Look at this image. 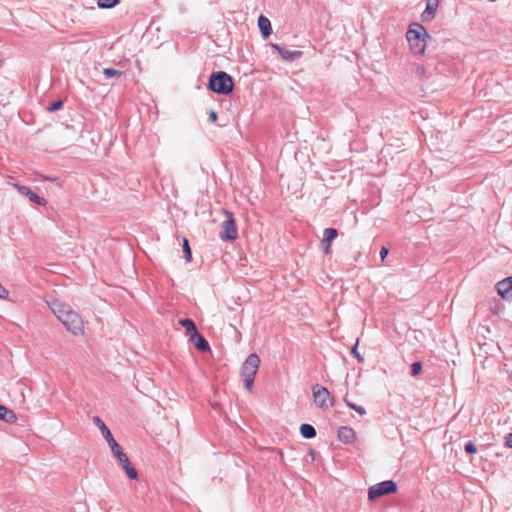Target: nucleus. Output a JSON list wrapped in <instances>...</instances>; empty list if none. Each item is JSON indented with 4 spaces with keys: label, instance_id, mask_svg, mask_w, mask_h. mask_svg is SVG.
Masks as SVG:
<instances>
[{
    "label": "nucleus",
    "instance_id": "1",
    "mask_svg": "<svg viewBox=\"0 0 512 512\" xmlns=\"http://www.w3.org/2000/svg\"><path fill=\"white\" fill-rule=\"evenodd\" d=\"M46 303L69 332L75 336L83 334V320L68 304L58 299H52L51 301H46Z\"/></svg>",
    "mask_w": 512,
    "mask_h": 512
},
{
    "label": "nucleus",
    "instance_id": "2",
    "mask_svg": "<svg viewBox=\"0 0 512 512\" xmlns=\"http://www.w3.org/2000/svg\"><path fill=\"white\" fill-rule=\"evenodd\" d=\"M94 424L100 429L102 436L107 441L111 452L114 457L117 458L119 464L122 466L125 471L127 477L129 479H137L138 472L135 467L130 463L128 456L124 453L122 447L116 442L114 439L110 429L106 426V424L98 417H93Z\"/></svg>",
    "mask_w": 512,
    "mask_h": 512
},
{
    "label": "nucleus",
    "instance_id": "3",
    "mask_svg": "<svg viewBox=\"0 0 512 512\" xmlns=\"http://www.w3.org/2000/svg\"><path fill=\"white\" fill-rule=\"evenodd\" d=\"M429 35L423 25L412 23L406 33V39L409 43L410 50L415 55H422L427 46Z\"/></svg>",
    "mask_w": 512,
    "mask_h": 512
},
{
    "label": "nucleus",
    "instance_id": "4",
    "mask_svg": "<svg viewBox=\"0 0 512 512\" xmlns=\"http://www.w3.org/2000/svg\"><path fill=\"white\" fill-rule=\"evenodd\" d=\"M259 365L260 358L256 353L250 354L242 365L241 377L244 381L245 388L248 391H251L253 388L255 375L258 371Z\"/></svg>",
    "mask_w": 512,
    "mask_h": 512
},
{
    "label": "nucleus",
    "instance_id": "5",
    "mask_svg": "<svg viewBox=\"0 0 512 512\" xmlns=\"http://www.w3.org/2000/svg\"><path fill=\"white\" fill-rule=\"evenodd\" d=\"M208 87L213 92L227 95L233 90V80L226 72L219 71L210 76Z\"/></svg>",
    "mask_w": 512,
    "mask_h": 512
},
{
    "label": "nucleus",
    "instance_id": "6",
    "mask_svg": "<svg viewBox=\"0 0 512 512\" xmlns=\"http://www.w3.org/2000/svg\"><path fill=\"white\" fill-rule=\"evenodd\" d=\"M397 491V484L393 480H386L375 485H372L368 489V499L374 501L375 499L392 494Z\"/></svg>",
    "mask_w": 512,
    "mask_h": 512
},
{
    "label": "nucleus",
    "instance_id": "7",
    "mask_svg": "<svg viewBox=\"0 0 512 512\" xmlns=\"http://www.w3.org/2000/svg\"><path fill=\"white\" fill-rule=\"evenodd\" d=\"M312 390L314 401L319 408L328 409L333 406V399L327 388L317 384L313 386Z\"/></svg>",
    "mask_w": 512,
    "mask_h": 512
},
{
    "label": "nucleus",
    "instance_id": "8",
    "mask_svg": "<svg viewBox=\"0 0 512 512\" xmlns=\"http://www.w3.org/2000/svg\"><path fill=\"white\" fill-rule=\"evenodd\" d=\"M226 220L221 225L220 237L222 239L235 240L238 236L235 220L232 213L225 212Z\"/></svg>",
    "mask_w": 512,
    "mask_h": 512
},
{
    "label": "nucleus",
    "instance_id": "9",
    "mask_svg": "<svg viewBox=\"0 0 512 512\" xmlns=\"http://www.w3.org/2000/svg\"><path fill=\"white\" fill-rule=\"evenodd\" d=\"M12 186L24 197L28 198L31 202L40 206H45L47 201L45 198L38 196L28 186L13 183Z\"/></svg>",
    "mask_w": 512,
    "mask_h": 512
},
{
    "label": "nucleus",
    "instance_id": "10",
    "mask_svg": "<svg viewBox=\"0 0 512 512\" xmlns=\"http://www.w3.org/2000/svg\"><path fill=\"white\" fill-rule=\"evenodd\" d=\"M271 47L278 52V54L281 56L283 60L286 61H294L302 57L303 53L299 50H288L286 48H283L277 44H272Z\"/></svg>",
    "mask_w": 512,
    "mask_h": 512
},
{
    "label": "nucleus",
    "instance_id": "11",
    "mask_svg": "<svg viewBox=\"0 0 512 512\" xmlns=\"http://www.w3.org/2000/svg\"><path fill=\"white\" fill-rule=\"evenodd\" d=\"M323 234H324V238L322 241V245L324 247L323 252L325 254H329L331 243L337 237L338 233H337V230L334 228H327L324 230Z\"/></svg>",
    "mask_w": 512,
    "mask_h": 512
},
{
    "label": "nucleus",
    "instance_id": "12",
    "mask_svg": "<svg viewBox=\"0 0 512 512\" xmlns=\"http://www.w3.org/2000/svg\"><path fill=\"white\" fill-rule=\"evenodd\" d=\"M497 291L502 298H509L511 296L510 293L512 292V277L498 282Z\"/></svg>",
    "mask_w": 512,
    "mask_h": 512
},
{
    "label": "nucleus",
    "instance_id": "13",
    "mask_svg": "<svg viewBox=\"0 0 512 512\" xmlns=\"http://www.w3.org/2000/svg\"><path fill=\"white\" fill-rule=\"evenodd\" d=\"M257 24L264 38L272 33L271 22L267 17L260 15Z\"/></svg>",
    "mask_w": 512,
    "mask_h": 512
},
{
    "label": "nucleus",
    "instance_id": "14",
    "mask_svg": "<svg viewBox=\"0 0 512 512\" xmlns=\"http://www.w3.org/2000/svg\"><path fill=\"white\" fill-rule=\"evenodd\" d=\"M438 4H439V0H427L426 10L421 15V18L423 21H428L434 16V14L437 10Z\"/></svg>",
    "mask_w": 512,
    "mask_h": 512
},
{
    "label": "nucleus",
    "instance_id": "15",
    "mask_svg": "<svg viewBox=\"0 0 512 512\" xmlns=\"http://www.w3.org/2000/svg\"><path fill=\"white\" fill-rule=\"evenodd\" d=\"M189 341L192 342L195 345V347L202 352L210 350L208 342L205 340L203 336L200 335L199 332L197 336L191 335Z\"/></svg>",
    "mask_w": 512,
    "mask_h": 512
},
{
    "label": "nucleus",
    "instance_id": "16",
    "mask_svg": "<svg viewBox=\"0 0 512 512\" xmlns=\"http://www.w3.org/2000/svg\"><path fill=\"white\" fill-rule=\"evenodd\" d=\"M354 437H355V432L352 428L343 426L338 429V438L342 442L350 443L353 441Z\"/></svg>",
    "mask_w": 512,
    "mask_h": 512
},
{
    "label": "nucleus",
    "instance_id": "17",
    "mask_svg": "<svg viewBox=\"0 0 512 512\" xmlns=\"http://www.w3.org/2000/svg\"><path fill=\"white\" fill-rule=\"evenodd\" d=\"M0 419L7 423H13L17 420V417L12 410L0 404Z\"/></svg>",
    "mask_w": 512,
    "mask_h": 512
},
{
    "label": "nucleus",
    "instance_id": "18",
    "mask_svg": "<svg viewBox=\"0 0 512 512\" xmlns=\"http://www.w3.org/2000/svg\"><path fill=\"white\" fill-rule=\"evenodd\" d=\"M179 324L186 329L187 335L189 337L191 335H194V336L198 335V330L196 328V325L191 319H181V320H179Z\"/></svg>",
    "mask_w": 512,
    "mask_h": 512
},
{
    "label": "nucleus",
    "instance_id": "19",
    "mask_svg": "<svg viewBox=\"0 0 512 512\" xmlns=\"http://www.w3.org/2000/svg\"><path fill=\"white\" fill-rule=\"evenodd\" d=\"M300 433L302 437L306 439L314 438L316 435L315 428L310 424H302L300 427Z\"/></svg>",
    "mask_w": 512,
    "mask_h": 512
},
{
    "label": "nucleus",
    "instance_id": "20",
    "mask_svg": "<svg viewBox=\"0 0 512 512\" xmlns=\"http://www.w3.org/2000/svg\"><path fill=\"white\" fill-rule=\"evenodd\" d=\"M344 402L346 403V405L350 408V409H353L355 410L356 412H358L360 415H365L366 414V410L364 407L362 406H359V405H356L354 403H351L348 401V399L345 397L344 398Z\"/></svg>",
    "mask_w": 512,
    "mask_h": 512
},
{
    "label": "nucleus",
    "instance_id": "21",
    "mask_svg": "<svg viewBox=\"0 0 512 512\" xmlns=\"http://www.w3.org/2000/svg\"><path fill=\"white\" fill-rule=\"evenodd\" d=\"M103 73L107 78L120 77L122 75V72L120 70H116L113 68H105Z\"/></svg>",
    "mask_w": 512,
    "mask_h": 512
},
{
    "label": "nucleus",
    "instance_id": "22",
    "mask_svg": "<svg viewBox=\"0 0 512 512\" xmlns=\"http://www.w3.org/2000/svg\"><path fill=\"white\" fill-rule=\"evenodd\" d=\"M119 0H99L98 6L101 8H112L114 7Z\"/></svg>",
    "mask_w": 512,
    "mask_h": 512
},
{
    "label": "nucleus",
    "instance_id": "23",
    "mask_svg": "<svg viewBox=\"0 0 512 512\" xmlns=\"http://www.w3.org/2000/svg\"><path fill=\"white\" fill-rule=\"evenodd\" d=\"M359 340L356 341L355 345L351 348L352 355L360 362H364L363 356L358 352Z\"/></svg>",
    "mask_w": 512,
    "mask_h": 512
},
{
    "label": "nucleus",
    "instance_id": "24",
    "mask_svg": "<svg viewBox=\"0 0 512 512\" xmlns=\"http://www.w3.org/2000/svg\"><path fill=\"white\" fill-rule=\"evenodd\" d=\"M422 370V363L421 362H414L411 366V375L417 376Z\"/></svg>",
    "mask_w": 512,
    "mask_h": 512
},
{
    "label": "nucleus",
    "instance_id": "25",
    "mask_svg": "<svg viewBox=\"0 0 512 512\" xmlns=\"http://www.w3.org/2000/svg\"><path fill=\"white\" fill-rule=\"evenodd\" d=\"M182 245H183V251H184L185 255L191 256V248H190L189 241L187 238H183Z\"/></svg>",
    "mask_w": 512,
    "mask_h": 512
},
{
    "label": "nucleus",
    "instance_id": "26",
    "mask_svg": "<svg viewBox=\"0 0 512 512\" xmlns=\"http://www.w3.org/2000/svg\"><path fill=\"white\" fill-rule=\"evenodd\" d=\"M63 106V103L62 101H56V102H53L49 105L48 107V111L49 112H53V111H56V110H59L60 108H62Z\"/></svg>",
    "mask_w": 512,
    "mask_h": 512
},
{
    "label": "nucleus",
    "instance_id": "27",
    "mask_svg": "<svg viewBox=\"0 0 512 512\" xmlns=\"http://www.w3.org/2000/svg\"><path fill=\"white\" fill-rule=\"evenodd\" d=\"M465 451L469 454H474L477 452L476 446L472 442H468L465 445Z\"/></svg>",
    "mask_w": 512,
    "mask_h": 512
},
{
    "label": "nucleus",
    "instance_id": "28",
    "mask_svg": "<svg viewBox=\"0 0 512 512\" xmlns=\"http://www.w3.org/2000/svg\"><path fill=\"white\" fill-rule=\"evenodd\" d=\"M209 119L212 121V122H216L217 119H218V116H217V113L215 111H210L209 113Z\"/></svg>",
    "mask_w": 512,
    "mask_h": 512
},
{
    "label": "nucleus",
    "instance_id": "29",
    "mask_svg": "<svg viewBox=\"0 0 512 512\" xmlns=\"http://www.w3.org/2000/svg\"><path fill=\"white\" fill-rule=\"evenodd\" d=\"M389 253V249L386 246H382L379 252V256H387Z\"/></svg>",
    "mask_w": 512,
    "mask_h": 512
},
{
    "label": "nucleus",
    "instance_id": "30",
    "mask_svg": "<svg viewBox=\"0 0 512 512\" xmlns=\"http://www.w3.org/2000/svg\"><path fill=\"white\" fill-rule=\"evenodd\" d=\"M505 445H506L507 447L512 448V433H511V434H509V435L506 437Z\"/></svg>",
    "mask_w": 512,
    "mask_h": 512
}]
</instances>
